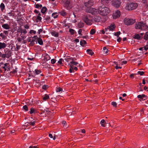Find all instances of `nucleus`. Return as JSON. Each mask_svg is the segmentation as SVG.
Wrapping results in <instances>:
<instances>
[{"label": "nucleus", "mask_w": 148, "mask_h": 148, "mask_svg": "<svg viewBox=\"0 0 148 148\" xmlns=\"http://www.w3.org/2000/svg\"><path fill=\"white\" fill-rule=\"evenodd\" d=\"M136 29L142 31L148 30V26L145 22L141 21L137 22L135 25Z\"/></svg>", "instance_id": "1"}, {"label": "nucleus", "mask_w": 148, "mask_h": 148, "mask_svg": "<svg viewBox=\"0 0 148 148\" xmlns=\"http://www.w3.org/2000/svg\"><path fill=\"white\" fill-rule=\"evenodd\" d=\"M100 14L102 15L106 16L109 13L110 10L107 7L104 5H102L98 8Z\"/></svg>", "instance_id": "2"}, {"label": "nucleus", "mask_w": 148, "mask_h": 148, "mask_svg": "<svg viewBox=\"0 0 148 148\" xmlns=\"http://www.w3.org/2000/svg\"><path fill=\"white\" fill-rule=\"evenodd\" d=\"M138 3L132 2L128 3L126 6V9L128 10H134L138 6Z\"/></svg>", "instance_id": "3"}, {"label": "nucleus", "mask_w": 148, "mask_h": 148, "mask_svg": "<svg viewBox=\"0 0 148 148\" xmlns=\"http://www.w3.org/2000/svg\"><path fill=\"white\" fill-rule=\"evenodd\" d=\"M62 3L64 6L68 10L72 8L70 0H62Z\"/></svg>", "instance_id": "4"}, {"label": "nucleus", "mask_w": 148, "mask_h": 148, "mask_svg": "<svg viewBox=\"0 0 148 148\" xmlns=\"http://www.w3.org/2000/svg\"><path fill=\"white\" fill-rule=\"evenodd\" d=\"M83 19L84 22L87 25H90L92 24V20L89 15H84Z\"/></svg>", "instance_id": "5"}, {"label": "nucleus", "mask_w": 148, "mask_h": 148, "mask_svg": "<svg viewBox=\"0 0 148 148\" xmlns=\"http://www.w3.org/2000/svg\"><path fill=\"white\" fill-rule=\"evenodd\" d=\"M86 12L91 13L92 15H95L98 14L99 12V9L90 8L86 9Z\"/></svg>", "instance_id": "6"}, {"label": "nucleus", "mask_w": 148, "mask_h": 148, "mask_svg": "<svg viewBox=\"0 0 148 148\" xmlns=\"http://www.w3.org/2000/svg\"><path fill=\"white\" fill-rule=\"evenodd\" d=\"M136 22L135 19L129 18H126L124 20V22L125 24L130 25L133 24Z\"/></svg>", "instance_id": "7"}, {"label": "nucleus", "mask_w": 148, "mask_h": 148, "mask_svg": "<svg viewBox=\"0 0 148 148\" xmlns=\"http://www.w3.org/2000/svg\"><path fill=\"white\" fill-rule=\"evenodd\" d=\"M121 3L120 0H112V4L116 8L119 7Z\"/></svg>", "instance_id": "8"}, {"label": "nucleus", "mask_w": 148, "mask_h": 148, "mask_svg": "<svg viewBox=\"0 0 148 148\" xmlns=\"http://www.w3.org/2000/svg\"><path fill=\"white\" fill-rule=\"evenodd\" d=\"M93 5V2L92 0H89L88 1L85 3V5L88 8L87 9L91 8V7Z\"/></svg>", "instance_id": "9"}, {"label": "nucleus", "mask_w": 148, "mask_h": 148, "mask_svg": "<svg viewBox=\"0 0 148 148\" xmlns=\"http://www.w3.org/2000/svg\"><path fill=\"white\" fill-rule=\"evenodd\" d=\"M147 96L144 94H142L141 95H138L137 96V97L140 99L139 100L141 101L142 100H145L147 99Z\"/></svg>", "instance_id": "10"}, {"label": "nucleus", "mask_w": 148, "mask_h": 148, "mask_svg": "<svg viewBox=\"0 0 148 148\" xmlns=\"http://www.w3.org/2000/svg\"><path fill=\"white\" fill-rule=\"evenodd\" d=\"M121 13L120 12L119 10H117L114 14L113 18H116L120 17Z\"/></svg>", "instance_id": "11"}, {"label": "nucleus", "mask_w": 148, "mask_h": 148, "mask_svg": "<svg viewBox=\"0 0 148 148\" xmlns=\"http://www.w3.org/2000/svg\"><path fill=\"white\" fill-rule=\"evenodd\" d=\"M143 38V36H141L138 34H135L133 36V38H134L137 40L141 39Z\"/></svg>", "instance_id": "12"}, {"label": "nucleus", "mask_w": 148, "mask_h": 148, "mask_svg": "<svg viewBox=\"0 0 148 148\" xmlns=\"http://www.w3.org/2000/svg\"><path fill=\"white\" fill-rule=\"evenodd\" d=\"M111 0H101V3L103 5H107Z\"/></svg>", "instance_id": "13"}, {"label": "nucleus", "mask_w": 148, "mask_h": 148, "mask_svg": "<svg viewBox=\"0 0 148 148\" xmlns=\"http://www.w3.org/2000/svg\"><path fill=\"white\" fill-rule=\"evenodd\" d=\"M2 27L5 29H9L10 28V25L7 23L4 24L2 25Z\"/></svg>", "instance_id": "14"}, {"label": "nucleus", "mask_w": 148, "mask_h": 148, "mask_svg": "<svg viewBox=\"0 0 148 148\" xmlns=\"http://www.w3.org/2000/svg\"><path fill=\"white\" fill-rule=\"evenodd\" d=\"M101 20V17L99 16H96L93 18L94 21L95 22H99Z\"/></svg>", "instance_id": "15"}, {"label": "nucleus", "mask_w": 148, "mask_h": 148, "mask_svg": "<svg viewBox=\"0 0 148 148\" xmlns=\"http://www.w3.org/2000/svg\"><path fill=\"white\" fill-rule=\"evenodd\" d=\"M6 46L7 45L5 43L0 42V49H4Z\"/></svg>", "instance_id": "16"}, {"label": "nucleus", "mask_w": 148, "mask_h": 148, "mask_svg": "<svg viewBox=\"0 0 148 148\" xmlns=\"http://www.w3.org/2000/svg\"><path fill=\"white\" fill-rule=\"evenodd\" d=\"M51 33L52 36H54L55 37H57L58 36V33L56 32L55 31H53L51 32Z\"/></svg>", "instance_id": "17"}, {"label": "nucleus", "mask_w": 148, "mask_h": 148, "mask_svg": "<svg viewBox=\"0 0 148 148\" xmlns=\"http://www.w3.org/2000/svg\"><path fill=\"white\" fill-rule=\"evenodd\" d=\"M12 53V52L10 50L8 52L5 53L6 56V58H9L11 55Z\"/></svg>", "instance_id": "18"}, {"label": "nucleus", "mask_w": 148, "mask_h": 148, "mask_svg": "<svg viewBox=\"0 0 148 148\" xmlns=\"http://www.w3.org/2000/svg\"><path fill=\"white\" fill-rule=\"evenodd\" d=\"M37 41L38 44L40 45H42L43 44V42L42 39L40 38H38Z\"/></svg>", "instance_id": "19"}, {"label": "nucleus", "mask_w": 148, "mask_h": 148, "mask_svg": "<svg viewBox=\"0 0 148 148\" xmlns=\"http://www.w3.org/2000/svg\"><path fill=\"white\" fill-rule=\"evenodd\" d=\"M80 43L81 46H84L86 44V42L85 40H81L80 41Z\"/></svg>", "instance_id": "20"}, {"label": "nucleus", "mask_w": 148, "mask_h": 148, "mask_svg": "<svg viewBox=\"0 0 148 148\" xmlns=\"http://www.w3.org/2000/svg\"><path fill=\"white\" fill-rule=\"evenodd\" d=\"M42 97L43 99L45 101H46L49 98V96L48 95L45 94Z\"/></svg>", "instance_id": "21"}, {"label": "nucleus", "mask_w": 148, "mask_h": 148, "mask_svg": "<svg viewBox=\"0 0 148 148\" xmlns=\"http://www.w3.org/2000/svg\"><path fill=\"white\" fill-rule=\"evenodd\" d=\"M47 10V8L45 7H43L42 8L41 10V12L42 13H43V14H44V13Z\"/></svg>", "instance_id": "22"}, {"label": "nucleus", "mask_w": 148, "mask_h": 148, "mask_svg": "<svg viewBox=\"0 0 148 148\" xmlns=\"http://www.w3.org/2000/svg\"><path fill=\"white\" fill-rule=\"evenodd\" d=\"M86 51L88 54L91 56H92L94 54V52L91 49H88L86 50Z\"/></svg>", "instance_id": "23"}, {"label": "nucleus", "mask_w": 148, "mask_h": 148, "mask_svg": "<svg viewBox=\"0 0 148 148\" xmlns=\"http://www.w3.org/2000/svg\"><path fill=\"white\" fill-rule=\"evenodd\" d=\"M108 29L112 31L115 28L114 25H111L110 26L108 27Z\"/></svg>", "instance_id": "24"}, {"label": "nucleus", "mask_w": 148, "mask_h": 148, "mask_svg": "<svg viewBox=\"0 0 148 148\" xmlns=\"http://www.w3.org/2000/svg\"><path fill=\"white\" fill-rule=\"evenodd\" d=\"M143 38L145 40H147L148 39V31L145 34Z\"/></svg>", "instance_id": "25"}, {"label": "nucleus", "mask_w": 148, "mask_h": 148, "mask_svg": "<svg viewBox=\"0 0 148 148\" xmlns=\"http://www.w3.org/2000/svg\"><path fill=\"white\" fill-rule=\"evenodd\" d=\"M30 111L29 112L30 114H31L33 113H34L36 111L35 109L33 108H31L30 109Z\"/></svg>", "instance_id": "26"}, {"label": "nucleus", "mask_w": 148, "mask_h": 148, "mask_svg": "<svg viewBox=\"0 0 148 148\" xmlns=\"http://www.w3.org/2000/svg\"><path fill=\"white\" fill-rule=\"evenodd\" d=\"M58 16V13L57 12H54L52 14V16L54 18H56Z\"/></svg>", "instance_id": "27"}, {"label": "nucleus", "mask_w": 148, "mask_h": 148, "mask_svg": "<svg viewBox=\"0 0 148 148\" xmlns=\"http://www.w3.org/2000/svg\"><path fill=\"white\" fill-rule=\"evenodd\" d=\"M36 42V44H37V42L36 41V40L33 39L31 41V42L30 44L31 45L33 46L35 44V42Z\"/></svg>", "instance_id": "28"}, {"label": "nucleus", "mask_w": 148, "mask_h": 148, "mask_svg": "<svg viewBox=\"0 0 148 148\" xmlns=\"http://www.w3.org/2000/svg\"><path fill=\"white\" fill-rule=\"evenodd\" d=\"M108 49L106 47H103V51L104 53V54H106L108 53Z\"/></svg>", "instance_id": "29"}, {"label": "nucleus", "mask_w": 148, "mask_h": 148, "mask_svg": "<svg viewBox=\"0 0 148 148\" xmlns=\"http://www.w3.org/2000/svg\"><path fill=\"white\" fill-rule=\"evenodd\" d=\"M5 8V6L4 3H1L0 5V8L2 11H3L4 9Z\"/></svg>", "instance_id": "30"}, {"label": "nucleus", "mask_w": 148, "mask_h": 148, "mask_svg": "<svg viewBox=\"0 0 148 148\" xmlns=\"http://www.w3.org/2000/svg\"><path fill=\"white\" fill-rule=\"evenodd\" d=\"M59 13L60 14V15L63 16H65L66 14V12H64V11H62L61 12H59Z\"/></svg>", "instance_id": "31"}, {"label": "nucleus", "mask_w": 148, "mask_h": 148, "mask_svg": "<svg viewBox=\"0 0 148 148\" xmlns=\"http://www.w3.org/2000/svg\"><path fill=\"white\" fill-rule=\"evenodd\" d=\"M50 59V57L48 55H47L45 57V58L44 60L45 61H47L49 60Z\"/></svg>", "instance_id": "32"}, {"label": "nucleus", "mask_w": 148, "mask_h": 148, "mask_svg": "<svg viewBox=\"0 0 148 148\" xmlns=\"http://www.w3.org/2000/svg\"><path fill=\"white\" fill-rule=\"evenodd\" d=\"M78 27L79 28H81L84 27V23H79L78 24Z\"/></svg>", "instance_id": "33"}, {"label": "nucleus", "mask_w": 148, "mask_h": 148, "mask_svg": "<svg viewBox=\"0 0 148 148\" xmlns=\"http://www.w3.org/2000/svg\"><path fill=\"white\" fill-rule=\"evenodd\" d=\"M105 121L104 119H102L100 121V123L102 126L104 127Z\"/></svg>", "instance_id": "34"}, {"label": "nucleus", "mask_w": 148, "mask_h": 148, "mask_svg": "<svg viewBox=\"0 0 148 148\" xmlns=\"http://www.w3.org/2000/svg\"><path fill=\"white\" fill-rule=\"evenodd\" d=\"M29 125H30L32 126H34L35 125L36 122L35 121H34L33 122L32 121V120L29 121Z\"/></svg>", "instance_id": "35"}, {"label": "nucleus", "mask_w": 148, "mask_h": 148, "mask_svg": "<svg viewBox=\"0 0 148 148\" xmlns=\"http://www.w3.org/2000/svg\"><path fill=\"white\" fill-rule=\"evenodd\" d=\"M44 20L46 21H48L50 18V17L49 16H44Z\"/></svg>", "instance_id": "36"}, {"label": "nucleus", "mask_w": 148, "mask_h": 148, "mask_svg": "<svg viewBox=\"0 0 148 148\" xmlns=\"http://www.w3.org/2000/svg\"><path fill=\"white\" fill-rule=\"evenodd\" d=\"M35 73L36 74L38 75L41 73V71L40 70H38L37 69H36L35 70Z\"/></svg>", "instance_id": "37"}, {"label": "nucleus", "mask_w": 148, "mask_h": 148, "mask_svg": "<svg viewBox=\"0 0 148 148\" xmlns=\"http://www.w3.org/2000/svg\"><path fill=\"white\" fill-rule=\"evenodd\" d=\"M42 7V5L41 4H35V7L36 8H41Z\"/></svg>", "instance_id": "38"}, {"label": "nucleus", "mask_w": 148, "mask_h": 148, "mask_svg": "<svg viewBox=\"0 0 148 148\" xmlns=\"http://www.w3.org/2000/svg\"><path fill=\"white\" fill-rule=\"evenodd\" d=\"M23 108L25 111H27L28 110V108L27 105H25L23 107Z\"/></svg>", "instance_id": "39"}, {"label": "nucleus", "mask_w": 148, "mask_h": 148, "mask_svg": "<svg viewBox=\"0 0 148 148\" xmlns=\"http://www.w3.org/2000/svg\"><path fill=\"white\" fill-rule=\"evenodd\" d=\"M144 73V72L143 71H138V72L137 73H136V75L139 74L140 75H143Z\"/></svg>", "instance_id": "40"}, {"label": "nucleus", "mask_w": 148, "mask_h": 148, "mask_svg": "<svg viewBox=\"0 0 148 148\" xmlns=\"http://www.w3.org/2000/svg\"><path fill=\"white\" fill-rule=\"evenodd\" d=\"M95 32V31L94 29H92L90 32V34H93Z\"/></svg>", "instance_id": "41"}, {"label": "nucleus", "mask_w": 148, "mask_h": 148, "mask_svg": "<svg viewBox=\"0 0 148 148\" xmlns=\"http://www.w3.org/2000/svg\"><path fill=\"white\" fill-rule=\"evenodd\" d=\"M0 36L3 39H5L6 37V36L2 33H1L0 34Z\"/></svg>", "instance_id": "42"}, {"label": "nucleus", "mask_w": 148, "mask_h": 148, "mask_svg": "<svg viewBox=\"0 0 148 148\" xmlns=\"http://www.w3.org/2000/svg\"><path fill=\"white\" fill-rule=\"evenodd\" d=\"M69 32L71 34H73L75 31L73 29H69Z\"/></svg>", "instance_id": "43"}, {"label": "nucleus", "mask_w": 148, "mask_h": 148, "mask_svg": "<svg viewBox=\"0 0 148 148\" xmlns=\"http://www.w3.org/2000/svg\"><path fill=\"white\" fill-rule=\"evenodd\" d=\"M62 90H63V89L62 88H60V87L56 89V90L57 92H60V91H62Z\"/></svg>", "instance_id": "44"}, {"label": "nucleus", "mask_w": 148, "mask_h": 148, "mask_svg": "<svg viewBox=\"0 0 148 148\" xmlns=\"http://www.w3.org/2000/svg\"><path fill=\"white\" fill-rule=\"evenodd\" d=\"M70 63L75 65H76L78 64L77 62L75 61H71Z\"/></svg>", "instance_id": "45"}, {"label": "nucleus", "mask_w": 148, "mask_h": 148, "mask_svg": "<svg viewBox=\"0 0 148 148\" xmlns=\"http://www.w3.org/2000/svg\"><path fill=\"white\" fill-rule=\"evenodd\" d=\"M48 87V86L47 85H45L42 86V89L44 90H46Z\"/></svg>", "instance_id": "46"}, {"label": "nucleus", "mask_w": 148, "mask_h": 148, "mask_svg": "<svg viewBox=\"0 0 148 148\" xmlns=\"http://www.w3.org/2000/svg\"><path fill=\"white\" fill-rule=\"evenodd\" d=\"M121 32L120 31L114 33V35L115 36L119 37L118 36L120 34Z\"/></svg>", "instance_id": "47"}, {"label": "nucleus", "mask_w": 148, "mask_h": 148, "mask_svg": "<svg viewBox=\"0 0 148 148\" xmlns=\"http://www.w3.org/2000/svg\"><path fill=\"white\" fill-rule=\"evenodd\" d=\"M27 32L26 30L25 29L22 30H21V33H23L24 34H26L27 33Z\"/></svg>", "instance_id": "48"}, {"label": "nucleus", "mask_w": 148, "mask_h": 148, "mask_svg": "<svg viewBox=\"0 0 148 148\" xmlns=\"http://www.w3.org/2000/svg\"><path fill=\"white\" fill-rule=\"evenodd\" d=\"M1 57L3 59H4L5 58H6V56L5 53L2 54V53H1Z\"/></svg>", "instance_id": "49"}, {"label": "nucleus", "mask_w": 148, "mask_h": 148, "mask_svg": "<svg viewBox=\"0 0 148 148\" xmlns=\"http://www.w3.org/2000/svg\"><path fill=\"white\" fill-rule=\"evenodd\" d=\"M112 105L114 107H116L117 103L113 101L111 103Z\"/></svg>", "instance_id": "50"}, {"label": "nucleus", "mask_w": 148, "mask_h": 148, "mask_svg": "<svg viewBox=\"0 0 148 148\" xmlns=\"http://www.w3.org/2000/svg\"><path fill=\"white\" fill-rule=\"evenodd\" d=\"M42 19V18L41 17L39 16H38L37 17L36 20H37V21H41Z\"/></svg>", "instance_id": "51"}, {"label": "nucleus", "mask_w": 148, "mask_h": 148, "mask_svg": "<svg viewBox=\"0 0 148 148\" xmlns=\"http://www.w3.org/2000/svg\"><path fill=\"white\" fill-rule=\"evenodd\" d=\"M82 29H80L78 31V33L80 36L82 35Z\"/></svg>", "instance_id": "52"}, {"label": "nucleus", "mask_w": 148, "mask_h": 148, "mask_svg": "<svg viewBox=\"0 0 148 148\" xmlns=\"http://www.w3.org/2000/svg\"><path fill=\"white\" fill-rule=\"evenodd\" d=\"M69 65L70 66V69H73V70H74V66H73V65L72 64H70V63L69 64Z\"/></svg>", "instance_id": "53"}, {"label": "nucleus", "mask_w": 148, "mask_h": 148, "mask_svg": "<svg viewBox=\"0 0 148 148\" xmlns=\"http://www.w3.org/2000/svg\"><path fill=\"white\" fill-rule=\"evenodd\" d=\"M36 33V31H35L34 30H31L30 31V32H29V33L30 34H32V33H33L34 34H35Z\"/></svg>", "instance_id": "54"}, {"label": "nucleus", "mask_w": 148, "mask_h": 148, "mask_svg": "<svg viewBox=\"0 0 148 148\" xmlns=\"http://www.w3.org/2000/svg\"><path fill=\"white\" fill-rule=\"evenodd\" d=\"M56 62V60L53 59L51 60V63L52 64H54Z\"/></svg>", "instance_id": "55"}, {"label": "nucleus", "mask_w": 148, "mask_h": 148, "mask_svg": "<svg viewBox=\"0 0 148 148\" xmlns=\"http://www.w3.org/2000/svg\"><path fill=\"white\" fill-rule=\"evenodd\" d=\"M63 60L61 58L58 62V63L60 64H62V61Z\"/></svg>", "instance_id": "56"}, {"label": "nucleus", "mask_w": 148, "mask_h": 148, "mask_svg": "<svg viewBox=\"0 0 148 148\" xmlns=\"http://www.w3.org/2000/svg\"><path fill=\"white\" fill-rule=\"evenodd\" d=\"M3 33L6 35H7L8 34V31L5 30L3 32Z\"/></svg>", "instance_id": "57"}, {"label": "nucleus", "mask_w": 148, "mask_h": 148, "mask_svg": "<svg viewBox=\"0 0 148 148\" xmlns=\"http://www.w3.org/2000/svg\"><path fill=\"white\" fill-rule=\"evenodd\" d=\"M9 50H9V49L6 48L5 49H4V52L5 53L7 52H8V51H9Z\"/></svg>", "instance_id": "58"}, {"label": "nucleus", "mask_w": 148, "mask_h": 148, "mask_svg": "<svg viewBox=\"0 0 148 148\" xmlns=\"http://www.w3.org/2000/svg\"><path fill=\"white\" fill-rule=\"evenodd\" d=\"M29 122H27L25 123V125L27 127L30 125Z\"/></svg>", "instance_id": "59"}, {"label": "nucleus", "mask_w": 148, "mask_h": 148, "mask_svg": "<svg viewBox=\"0 0 148 148\" xmlns=\"http://www.w3.org/2000/svg\"><path fill=\"white\" fill-rule=\"evenodd\" d=\"M117 37L118 38L117 39V41L118 42H120L122 40L121 38L119 37Z\"/></svg>", "instance_id": "60"}, {"label": "nucleus", "mask_w": 148, "mask_h": 148, "mask_svg": "<svg viewBox=\"0 0 148 148\" xmlns=\"http://www.w3.org/2000/svg\"><path fill=\"white\" fill-rule=\"evenodd\" d=\"M136 75V73H133L130 75V77L131 78H134V76Z\"/></svg>", "instance_id": "61"}, {"label": "nucleus", "mask_w": 148, "mask_h": 148, "mask_svg": "<svg viewBox=\"0 0 148 148\" xmlns=\"http://www.w3.org/2000/svg\"><path fill=\"white\" fill-rule=\"evenodd\" d=\"M115 68H116V69H121L122 68V67L121 66H118L117 65H116L115 66Z\"/></svg>", "instance_id": "62"}, {"label": "nucleus", "mask_w": 148, "mask_h": 148, "mask_svg": "<svg viewBox=\"0 0 148 148\" xmlns=\"http://www.w3.org/2000/svg\"><path fill=\"white\" fill-rule=\"evenodd\" d=\"M71 58H67L66 59H65V60L67 62H69L70 61V60H71Z\"/></svg>", "instance_id": "63"}, {"label": "nucleus", "mask_w": 148, "mask_h": 148, "mask_svg": "<svg viewBox=\"0 0 148 148\" xmlns=\"http://www.w3.org/2000/svg\"><path fill=\"white\" fill-rule=\"evenodd\" d=\"M13 14L11 12H10L8 13V14L9 15V16H11L13 15Z\"/></svg>", "instance_id": "64"}]
</instances>
